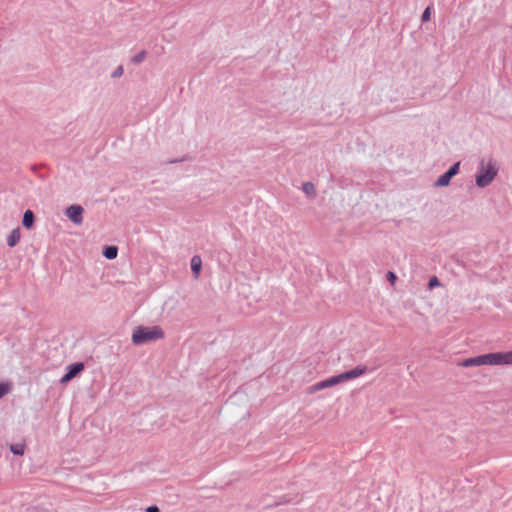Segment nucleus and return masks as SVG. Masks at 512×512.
I'll use <instances>...</instances> for the list:
<instances>
[{"label": "nucleus", "instance_id": "f257e3e1", "mask_svg": "<svg viewBox=\"0 0 512 512\" xmlns=\"http://www.w3.org/2000/svg\"><path fill=\"white\" fill-rule=\"evenodd\" d=\"M499 167L493 159H481L475 174V184L479 188L487 187L497 176Z\"/></svg>", "mask_w": 512, "mask_h": 512}, {"label": "nucleus", "instance_id": "f03ea898", "mask_svg": "<svg viewBox=\"0 0 512 512\" xmlns=\"http://www.w3.org/2000/svg\"><path fill=\"white\" fill-rule=\"evenodd\" d=\"M165 333L160 326L146 327L137 326L132 333V343L134 345H143L148 342L163 339Z\"/></svg>", "mask_w": 512, "mask_h": 512}, {"label": "nucleus", "instance_id": "7ed1b4c3", "mask_svg": "<svg viewBox=\"0 0 512 512\" xmlns=\"http://www.w3.org/2000/svg\"><path fill=\"white\" fill-rule=\"evenodd\" d=\"M460 162H456L449 169L438 177L434 185L436 187H446L450 184L451 179L459 173Z\"/></svg>", "mask_w": 512, "mask_h": 512}, {"label": "nucleus", "instance_id": "20e7f679", "mask_svg": "<svg viewBox=\"0 0 512 512\" xmlns=\"http://www.w3.org/2000/svg\"><path fill=\"white\" fill-rule=\"evenodd\" d=\"M85 368L83 362H74L66 367L65 373L60 379L61 383H68L75 378Z\"/></svg>", "mask_w": 512, "mask_h": 512}, {"label": "nucleus", "instance_id": "39448f33", "mask_svg": "<svg viewBox=\"0 0 512 512\" xmlns=\"http://www.w3.org/2000/svg\"><path fill=\"white\" fill-rule=\"evenodd\" d=\"M83 213V207L78 204L69 206L65 212L69 220L76 225H79L83 222Z\"/></svg>", "mask_w": 512, "mask_h": 512}, {"label": "nucleus", "instance_id": "423d86ee", "mask_svg": "<svg viewBox=\"0 0 512 512\" xmlns=\"http://www.w3.org/2000/svg\"><path fill=\"white\" fill-rule=\"evenodd\" d=\"M343 383L341 375H333L329 378L321 380L312 386L313 391H320L322 389L333 387L337 384Z\"/></svg>", "mask_w": 512, "mask_h": 512}, {"label": "nucleus", "instance_id": "0eeeda50", "mask_svg": "<svg viewBox=\"0 0 512 512\" xmlns=\"http://www.w3.org/2000/svg\"><path fill=\"white\" fill-rule=\"evenodd\" d=\"M367 371H368V368L366 366L359 365L351 370L340 373V375H341L342 381L345 382V381H349V380L358 378V377L366 374Z\"/></svg>", "mask_w": 512, "mask_h": 512}, {"label": "nucleus", "instance_id": "6e6552de", "mask_svg": "<svg viewBox=\"0 0 512 512\" xmlns=\"http://www.w3.org/2000/svg\"><path fill=\"white\" fill-rule=\"evenodd\" d=\"M496 365H512V351L495 352Z\"/></svg>", "mask_w": 512, "mask_h": 512}, {"label": "nucleus", "instance_id": "1a4fd4ad", "mask_svg": "<svg viewBox=\"0 0 512 512\" xmlns=\"http://www.w3.org/2000/svg\"><path fill=\"white\" fill-rule=\"evenodd\" d=\"M20 237H21L20 228L17 227L15 229H13L7 236V239H6L7 245L11 248L15 247L19 243Z\"/></svg>", "mask_w": 512, "mask_h": 512}, {"label": "nucleus", "instance_id": "9d476101", "mask_svg": "<svg viewBox=\"0 0 512 512\" xmlns=\"http://www.w3.org/2000/svg\"><path fill=\"white\" fill-rule=\"evenodd\" d=\"M191 271L195 278H198L202 268V259L199 255H194L190 261Z\"/></svg>", "mask_w": 512, "mask_h": 512}, {"label": "nucleus", "instance_id": "9b49d317", "mask_svg": "<svg viewBox=\"0 0 512 512\" xmlns=\"http://www.w3.org/2000/svg\"><path fill=\"white\" fill-rule=\"evenodd\" d=\"M35 223V215L32 210L28 209L24 212L22 218V224L26 229H31L34 227Z\"/></svg>", "mask_w": 512, "mask_h": 512}, {"label": "nucleus", "instance_id": "f8f14e48", "mask_svg": "<svg viewBox=\"0 0 512 512\" xmlns=\"http://www.w3.org/2000/svg\"><path fill=\"white\" fill-rule=\"evenodd\" d=\"M103 255L108 260L115 259L118 255L117 246H114V245L106 246L103 250Z\"/></svg>", "mask_w": 512, "mask_h": 512}, {"label": "nucleus", "instance_id": "ddd939ff", "mask_svg": "<svg viewBox=\"0 0 512 512\" xmlns=\"http://www.w3.org/2000/svg\"><path fill=\"white\" fill-rule=\"evenodd\" d=\"M459 365L463 367L481 366L480 355L464 359Z\"/></svg>", "mask_w": 512, "mask_h": 512}, {"label": "nucleus", "instance_id": "4468645a", "mask_svg": "<svg viewBox=\"0 0 512 512\" xmlns=\"http://www.w3.org/2000/svg\"><path fill=\"white\" fill-rule=\"evenodd\" d=\"M482 365H496L495 352L480 355Z\"/></svg>", "mask_w": 512, "mask_h": 512}, {"label": "nucleus", "instance_id": "2eb2a0df", "mask_svg": "<svg viewBox=\"0 0 512 512\" xmlns=\"http://www.w3.org/2000/svg\"><path fill=\"white\" fill-rule=\"evenodd\" d=\"M302 190L308 196H315L316 195L314 184L311 183V182L303 183Z\"/></svg>", "mask_w": 512, "mask_h": 512}, {"label": "nucleus", "instance_id": "dca6fc26", "mask_svg": "<svg viewBox=\"0 0 512 512\" xmlns=\"http://www.w3.org/2000/svg\"><path fill=\"white\" fill-rule=\"evenodd\" d=\"M12 389L11 382H0V399L10 392Z\"/></svg>", "mask_w": 512, "mask_h": 512}, {"label": "nucleus", "instance_id": "f3484780", "mask_svg": "<svg viewBox=\"0 0 512 512\" xmlns=\"http://www.w3.org/2000/svg\"><path fill=\"white\" fill-rule=\"evenodd\" d=\"M146 55H147V52L145 50H141L140 52H138L131 58V62L136 65L140 64L142 61H144V59L146 58Z\"/></svg>", "mask_w": 512, "mask_h": 512}, {"label": "nucleus", "instance_id": "a211bd4d", "mask_svg": "<svg viewBox=\"0 0 512 512\" xmlns=\"http://www.w3.org/2000/svg\"><path fill=\"white\" fill-rule=\"evenodd\" d=\"M10 451L14 455H23L24 453V446L21 444H13L10 446Z\"/></svg>", "mask_w": 512, "mask_h": 512}, {"label": "nucleus", "instance_id": "6ab92c4d", "mask_svg": "<svg viewBox=\"0 0 512 512\" xmlns=\"http://www.w3.org/2000/svg\"><path fill=\"white\" fill-rule=\"evenodd\" d=\"M441 285V282L440 280L438 279L437 276H432L429 281H428V288L430 290L436 288V287H439Z\"/></svg>", "mask_w": 512, "mask_h": 512}, {"label": "nucleus", "instance_id": "aec40b11", "mask_svg": "<svg viewBox=\"0 0 512 512\" xmlns=\"http://www.w3.org/2000/svg\"><path fill=\"white\" fill-rule=\"evenodd\" d=\"M431 12H432V6H427L421 16V21L423 23L430 20Z\"/></svg>", "mask_w": 512, "mask_h": 512}, {"label": "nucleus", "instance_id": "412c9836", "mask_svg": "<svg viewBox=\"0 0 512 512\" xmlns=\"http://www.w3.org/2000/svg\"><path fill=\"white\" fill-rule=\"evenodd\" d=\"M123 74V67L122 66H118L113 72H112V78H118L120 76H122Z\"/></svg>", "mask_w": 512, "mask_h": 512}, {"label": "nucleus", "instance_id": "4be33fe9", "mask_svg": "<svg viewBox=\"0 0 512 512\" xmlns=\"http://www.w3.org/2000/svg\"><path fill=\"white\" fill-rule=\"evenodd\" d=\"M387 279L390 283L394 284L395 281L397 280V276L394 272L392 271H388L387 273Z\"/></svg>", "mask_w": 512, "mask_h": 512}, {"label": "nucleus", "instance_id": "5701e85b", "mask_svg": "<svg viewBox=\"0 0 512 512\" xmlns=\"http://www.w3.org/2000/svg\"><path fill=\"white\" fill-rule=\"evenodd\" d=\"M145 512H160V509L157 505H151L145 509Z\"/></svg>", "mask_w": 512, "mask_h": 512}, {"label": "nucleus", "instance_id": "b1692460", "mask_svg": "<svg viewBox=\"0 0 512 512\" xmlns=\"http://www.w3.org/2000/svg\"><path fill=\"white\" fill-rule=\"evenodd\" d=\"M176 162H178V160H171V161H169V163H176Z\"/></svg>", "mask_w": 512, "mask_h": 512}]
</instances>
